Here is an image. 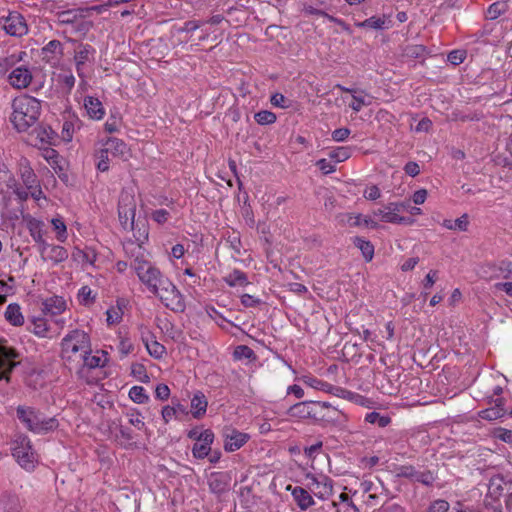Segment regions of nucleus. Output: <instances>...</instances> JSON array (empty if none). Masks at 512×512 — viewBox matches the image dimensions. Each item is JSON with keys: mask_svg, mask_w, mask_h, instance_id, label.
Here are the masks:
<instances>
[{"mask_svg": "<svg viewBox=\"0 0 512 512\" xmlns=\"http://www.w3.org/2000/svg\"><path fill=\"white\" fill-rule=\"evenodd\" d=\"M11 109L9 119L13 127L20 133L27 132L38 124L42 102L33 96L23 94L12 100Z\"/></svg>", "mask_w": 512, "mask_h": 512, "instance_id": "1", "label": "nucleus"}, {"mask_svg": "<svg viewBox=\"0 0 512 512\" xmlns=\"http://www.w3.org/2000/svg\"><path fill=\"white\" fill-rule=\"evenodd\" d=\"M16 413L18 419L33 433L45 434L58 427L56 418H45L38 410L32 407L18 406Z\"/></svg>", "mask_w": 512, "mask_h": 512, "instance_id": "2", "label": "nucleus"}, {"mask_svg": "<svg viewBox=\"0 0 512 512\" xmlns=\"http://www.w3.org/2000/svg\"><path fill=\"white\" fill-rule=\"evenodd\" d=\"M61 348L63 359L80 360L84 353L91 350L90 337L82 330H73L62 339Z\"/></svg>", "mask_w": 512, "mask_h": 512, "instance_id": "3", "label": "nucleus"}, {"mask_svg": "<svg viewBox=\"0 0 512 512\" xmlns=\"http://www.w3.org/2000/svg\"><path fill=\"white\" fill-rule=\"evenodd\" d=\"M131 267L136 272L141 283H143L151 293L157 292V289L162 284V280L167 279V277L151 262L147 261L143 255H137L132 261Z\"/></svg>", "mask_w": 512, "mask_h": 512, "instance_id": "4", "label": "nucleus"}, {"mask_svg": "<svg viewBox=\"0 0 512 512\" xmlns=\"http://www.w3.org/2000/svg\"><path fill=\"white\" fill-rule=\"evenodd\" d=\"M57 23L63 27L64 34L76 37L85 35L92 26L91 21L80 10H66L58 13Z\"/></svg>", "mask_w": 512, "mask_h": 512, "instance_id": "5", "label": "nucleus"}, {"mask_svg": "<svg viewBox=\"0 0 512 512\" xmlns=\"http://www.w3.org/2000/svg\"><path fill=\"white\" fill-rule=\"evenodd\" d=\"M153 294L157 296L171 311L176 313H182L185 311L186 304L184 297L169 278L162 280V284L157 289V292H154Z\"/></svg>", "mask_w": 512, "mask_h": 512, "instance_id": "6", "label": "nucleus"}, {"mask_svg": "<svg viewBox=\"0 0 512 512\" xmlns=\"http://www.w3.org/2000/svg\"><path fill=\"white\" fill-rule=\"evenodd\" d=\"M12 455L18 464L27 471L35 468V463L37 462L36 454L32 449L28 436L24 434L16 435L12 442Z\"/></svg>", "mask_w": 512, "mask_h": 512, "instance_id": "7", "label": "nucleus"}, {"mask_svg": "<svg viewBox=\"0 0 512 512\" xmlns=\"http://www.w3.org/2000/svg\"><path fill=\"white\" fill-rule=\"evenodd\" d=\"M311 420L324 425H337L346 420V415L329 402L314 401Z\"/></svg>", "mask_w": 512, "mask_h": 512, "instance_id": "8", "label": "nucleus"}, {"mask_svg": "<svg viewBox=\"0 0 512 512\" xmlns=\"http://www.w3.org/2000/svg\"><path fill=\"white\" fill-rule=\"evenodd\" d=\"M0 29L12 37H22L28 33V24L18 11H8L0 16Z\"/></svg>", "mask_w": 512, "mask_h": 512, "instance_id": "9", "label": "nucleus"}, {"mask_svg": "<svg viewBox=\"0 0 512 512\" xmlns=\"http://www.w3.org/2000/svg\"><path fill=\"white\" fill-rule=\"evenodd\" d=\"M308 490L321 500L328 499L333 494V480L325 475L307 474Z\"/></svg>", "mask_w": 512, "mask_h": 512, "instance_id": "10", "label": "nucleus"}, {"mask_svg": "<svg viewBox=\"0 0 512 512\" xmlns=\"http://www.w3.org/2000/svg\"><path fill=\"white\" fill-rule=\"evenodd\" d=\"M406 208L404 203L400 202H392L384 206L383 208H378L373 211V215L375 217H380L381 221L393 224H404L410 223L409 218L402 217L398 213Z\"/></svg>", "mask_w": 512, "mask_h": 512, "instance_id": "11", "label": "nucleus"}, {"mask_svg": "<svg viewBox=\"0 0 512 512\" xmlns=\"http://www.w3.org/2000/svg\"><path fill=\"white\" fill-rule=\"evenodd\" d=\"M33 79L31 69L26 65H20L11 70L7 76L8 83L15 89L27 88Z\"/></svg>", "mask_w": 512, "mask_h": 512, "instance_id": "12", "label": "nucleus"}, {"mask_svg": "<svg viewBox=\"0 0 512 512\" xmlns=\"http://www.w3.org/2000/svg\"><path fill=\"white\" fill-rule=\"evenodd\" d=\"M20 176L27 190L30 191V195L37 199V193L40 194L41 190L39 189L37 176L27 160L20 163Z\"/></svg>", "mask_w": 512, "mask_h": 512, "instance_id": "13", "label": "nucleus"}, {"mask_svg": "<svg viewBox=\"0 0 512 512\" xmlns=\"http://www.w3.org/2000/svg\"><path fill=\"white\" fill-rule=\"evenodd\" d=\"M39 252L44 260H49L55 265L66 261L69 256L67 249L63 246L49 243H43V246L39 248Z\"/></svg>", "mask_w": 512, "mask_h": 512, "instance_id": "14", "label": "nucleus"}, {"mask_svg": "<svg viewBox=\"0 0 512 512\" xmlns=\"http://www.w3.org/2000/svg\"><path fill=\"white\" fill-rule=\"evenodd\" d=\"M15 357L16 353L13 349L0 345V380L4 379L6 382H9V375L16 366V363L13 361Z\"/></svg>", "mask_w": 512, "mask_h": 512, "instance_id": "15", "label": "nucleus"}, {"mask_svg": "<svg viewBox=\"0 0 512 512\" xmlns=\"http://www.w3.org/2000/svg\"><path fill=\"white\" fill-rule=\"evenodd\" d=\"M224 448L227 452L240 449L249 439V435L236 429H227L224 434Z\"/></svg>", "mask_w": 512, "mask_h": 512, "instance_id": "16", "label": "nucleus"}, {"mask_svg": "<svg viewBox=\"0 0 512 512\" xmlns=\"http://www.w3.org/2000/svg\"><path fill=\"white\" fill-rule=\"evenodd\" d=\"M214 441V433L210 429L204 430V436L199 442H195L192 454L196 459H204L211 452V445Z\"/></svg>", "mask_w": 512, "mask_h": 512, "instance_id": "17", "label": "nucleus"}, {"mask_svg": "<svg viewBox=\"0 0 512 512\" xmlns=\"http://www.w3.org/2000/svg\"><path fill=\"white\" fill-rule=\"evenodd\" d=\"M41 310L45 315L57 316L66 310V301L61 296H51L42 301Z\"/></svg>", "mask_w": 512, "mask_h": 512, "instance_id": "18", "label": "nucleus"}, {"mask_svg": "<svg viewBox=\"0 0 512 512\" xmlns=\"http://www.w3.org/2000/svg\"><path fill=\"white\" fill-rule=\"evenodd\" d=\"M287 490L291 491L294 501L301 510L305 511L315 504L310 491L307 489L300 486L292 487L291 485H288Z\"/></svg>", "mask_w": 512, "mask_h": 512, "instance_id": "19", "label": "nucleus"}, {"mask_svg": "<svg viewBox=\"0 0 512 512\" xmlns=\"http://www.w3.org/2000/svg\"><path fill=\"white\" fill-rule=\"evenodd\" d=\"M490 404H493L492 407L484 409L479 412V416L482 419L493 421L503 417L506 413V409L504 408L505 399L503 397H497L495 399L490 400Z\"/></svg>", "mask_w": 512, "mask_h": 512, "instance_id": "20", "label": "nucleus"}, {"mask_svg": "<svg viewBox=\"0 0 512 512\" xmlns=\"http://www.w3.org/2000/svg\"><path fill=\"white\" fill-rule=\"evenodd\" d=\"M142 341L150 356L155 359H161L166 353V348L163 344L159 343L151 332L147 335L142 334Z\"/></svg>", "mask_w": 512, "mask_h": 512, "instance_id": "21", "label": "nucleus"}, {"mask_svg": "<svg viewBox=\"0 0 512 512\" xmlns=\"http://www.w3.org/2000/svg\"><path fill=\"white\" fill-rule=\"evenodd\" d=\"M313 403L314 401H302L296 403L287 410V415L291 418L311 420Z\"/></svg>", "mask_w": 512, "mask_h": 512, "instance_id": "22", "label": "nucleus"}, {"mask_svg": "<svg viewBox=\"0 0 512 512\" xmlns=\"http://www.w3.org/2000/svg\"><path fill=\"white\" fill-rule=\"evenodd\" d=\"M208 401L201 391H197L191 399V413L195 419H201L207 411Z\"/></svg>", "mask_w": 512, "mask_h": 512, "instance_id": "23", "label": "nucleus"}, {"mask_svg": "<svg viewBox=\"0 0 512 512\" xmlns=\"http://www.w3.org/2000/svg\"><path fill=\"white\" fill-rule=\"evenodd\" d=\"M84 107L90 118L100 120L103 118L105 111L102 103L98 98L86 96L84 98Z\"/></svg>", "mask_w": 512, "mask_h": 512, "instance_id": "24", "label": "nucleus"}, {"mask_svg": "<svg viewBox=\"0 0 512 512\" xmlns=\"http://www.w3.org/2000/svg\"><path fill=\"white\" fill-rule=\"evenodd\" d=\"M26 56L27 53L25 51H19L0 57V74H6L10 69L17 67L16 65Z\"/></svg>", "mask_w": 512, "mask_h": 512, "instance_id": "25", "label": "nucleus"}, {"mask_svg": "<svg viewBox=\"0 0 512 512\" xmlns=\"http://www.w3.org/2000/svg\"><path fill=\"white\" fill-rule=\"evenodd\" d=\"M22 509L17 495L4 493L0 499V512H20Z\"/></svg>", "mask_w": 512, "mask_h": 512, "instance_id": "26", "label": "nucleus"}, {"mask_svg": "<svg viewBox=\"0 0 512 512\" xmlns=\"http://www.w3.org/2000/svg\"><path fill=\"white\" fill-rule=\"evenodd\" d=\"M62 54L63 45L58 40H51L42 48V56L47 61L58 60Z\"/></svg>", "mask_w": 512, "mask_h": 512, "instance_id": "27", "label": "nucleus"}, {"mask_svg": "<svg viewBox=\"0 0 512 512\" xmlns=\"http://www.w3.org/2000/svg\"><path fill=\"white\" fill-rule=\"evenodd\" d=\"M5 319L13 326H22L24 324V316L21 307L17 303L9 304L4 313Z\"/></svg>", "mask_w": 512, "mask_h": 512, "instance_id": "28", "label": "nucleus"}, {"mask_svg": "<svg viewBox=\"0 0 512 512\" xmlns=\"http://www.w3.org/2000/svg\"><path fill=\"white\" fill-rule=\"evenodd\" d=\"M99 353L100 352L97 351V354L92 355L91 350H90L89 352L84 353V355L81 357L79 362H82L83 366H85L89 369L103 367L105 365L107 359L105 357L104 351H101L102 355H99Z\"/></svg>", "mask_w": 512, "mask_h": 512, "instance_id": "29", "label": "nucleus"}, {"mask_svg": "<svg viewBox=\"0 0 512 512\" xmlns=\"http://www.w3.org/2000/svg\"><path fill=\"white\" fill-rule=\"evenodd\" d=\"M105 146V149L108 150V153H111L114 156L124 157L128 153V147L126 143L123 140L115 137L108 138Z\"/></svg>", "mask_w": 512, "mask_h": 512, "instance_id": "30", "label": "nucleus"}, {"mask_svg": "<svg viewBox=\"0 0 512 512\" xmlns=\"http://www.w3.org/2000/svg\"><path fill=\"white\" fill-rule=\"evenodd\" d=\"M73 260L80 262L82 264L94 265L97 254L94 249L86 248L84 250L76 247L72 253Z\"/></svg>", "mask_w": 512, "mask_h": 512, "instance_id": "31", "label": "nucleus"}, {"mask_svg": "<svg viewBox=\"0 0 512 512\" xmlns=\"http://www.w3.org/2000/svg\"><path fill=\"white\" fill-rule=\"evenodd\" d=\"M225 475L222 473L214 472L208 478V486L211 492L220 494L227 488V481Z\"/></svg>", "mask_w": 512, "mask_h": 512, "instance_id": "32", "label": "nucleus"}, {"mask_svg": "<svg viewBox=\"0 0 512 512\" xmlns=\"http://www.w3.org/2000/svg\"><path fill=\"white\" fill-rule=\"evenodd\" d=\"M224 281L230 287L246 286L249 284L247 275L238 269L233 270L231 273L225 276Z\"/></svg>", "mask_w": 512, "mask_h": 512, "instance_id": "33", "label": "nucleus"}, {"mask_svg": "<svg viewBox=\"0 0 512 512\" xmlns=\"http://www.w3.org/2000/svg\"><path fill=\"white\" fill-rule=\"evenodd\" d=\"M353 244L355 247L359 248L362 252L363 257L366 261H371L374 256V246L368 240H365L362 237H354Z\"/></svg>", "mask_w": 512, "mask_h": 512, "instance_id": "34", "label": "nucleus"}, {"mask_svg": "<svg viewBox=\"0 0 512 512\" xmlns=\"http://www.w3.org/2000/svg\"><path fill=\"white\" fill-rule=\"evenodd\" d=\"M442 226L449 230L467 231L469 226V217L467 214H463L455 221L445 219L442 223Z\"/></svg>", "mask_w": 512, "mask_h": 512, "instance_id": "35", "label": "nucleus"}, {"mask_svg": "<svg viewBox=\"0 0 512 512\" xmlns=\"http://www.w3.org/2000/svg\"><path fill=\"white\" fill-rule=\"evenodd\" d=\"M42 226L43 223L36 219H31L28 222V229L30 235L32 236L34 241L39 244V248L43 246V243H47L43 238Z\"/></svg>", "mask_w": 512, "mask_h": 512, "instance_id": "36", "label": "nucleus"}, {"mask_svg": "<svg viewBox=\"0 0 512 512\" xmlns=\"http://www.w3.org/2000/svg\"><path fill=\"white\" fill-rule=\"evenodd\" d=\"M136 208H118V216L121 225L127 229H134V219H135Z\"/></svg>", "mask_w": 512, "mask_h": 512, "instance_id": "37", "label": "nucleus"}, {"mask_svg": "<svg viewBox=\"0 0 512 512\" xmlns=\"http://www.w3.org/2000/svg\"><path fill=\"white\" fill-rule=\"evenodd\" d=\"M92 52H93V48L88 44H86V45L81 44L78 46V48L75 52V56H74L78 72L80 71V67L88 61L89 56L91 55Z\"/></svg>", "mask_w": 512, "mask_h": 512, "instance_id": "38", "label": "nucleus"}, {"mask_svg": "<svg viewBox=\"0 0 512 512\" xmlns=\"http://www.w3.org/2000/svg\"><path fill=\"white\" fill-rule=\"evenodd\" d=\"M427 54V49L423 45L409 44L403 49V55L411 59H423Z\"/></svg>", "mask_w": 512, "mask_h": 512, "instance_id": "39", "label": "nucleus"}, {"mask_svg": "<svg viewBox=\"0 0 512 512\" xmlns=\"http://www.w3.org/2000/svg\"><path fill=\"white\" fill-rule=\"evenodd\" d=\"M509 9V5L506 1H497L491 4L487 10V17L491 20H495Z\"/></svg>", "mask_w": 512, "mask_h": 512, "instance_id": "40", "label": "nucleus"}, {"mask_svg": "<svg viewBox=\"0 0 512 512\" xmlns=\"http://www.w3.org/2000/svg\"><path fill=\"white\" fill-rule=\"evenodd\" d=\"M28 329L38 337H45L48 332V325L44 318H33Z\"/></svg>", "mask_w": 512, "mask_h": 512, "instance_id": "41", "label": "nucleus"}, {"mask_svg": "<svg viewBox=\"0 0 512 512\" xmlns=\"http://www.w3.org/2000/svg\"><path fill=\"white\" fill-rule=\"evenodd\" d=\"M96 167L101 172L109 170V153L105 148L99 149L95 152Z\"/></svg>", "mask_w": 512, "mask_h": 512, "instance_id": "42", "label": "nucleus"}, {"mask_svg": "<svg viewBox=\"0 0 512 512\" xmlns=\"http://www.w3.org/2000/svg\"><path fill=\"white\" fill-rule=\"evenodd\" d=\"M396 476L416 482L419 471L412 465H401L396 468Z\"/></svg>", "mask_w": 512, "mask_h": 512, "instance_id": "43", "label": "nucleus"}, {"mask_svg": "<svg viewBox=\"0 0 512 512\" xmlns=\"http://www.w3.org/2000/svg\"><path fill=\"white\" fill-rule=\"evenodd\" d=\"M390 23L389 20H387L386 16L383 17H376L372 16L366 20H364V25H366V28H371L375 30H382L389 28L388 24Z\"/></svg>", "mask_w": 512, "mask_h": 512, "instance_id": "44", "label": "nucleus"}, {"mask_svg": "<svg viewBox=\"0 0 512 512\" xmlns=\"http://www.w3.org/2000/svg\"><path fill=\"white\" fill-rule=\"evenodd\" d=\"M78 122H79L78 119H74V120L70 119V120H66L63 123L62 132H61L63 140L68 141V142L72 140L76 126H77V128H79Z\"/></svg>", "mask_w": 512, "mask_h": 512, "instance_id": "45", "label": "nucleus"}, {"mask_svg": "<svg viewBox=\"0 0 512 512\" xmlns=\"http://www.w3.org/2000/svg\"><path fill=\"white\" fill-rule=\"evenodd\" d=\"M129 397L133 402L138 404L146 403L149 400V396L142 386H133L129 391Z\"/></svg>", "mask_w": 512, "mask_h": 512, "instance_id": "46", "label": "nucleus"}, {"mask_svg": "<svg viewBox=\"0 0 512 512\" xmlns=\"http://www.w3.org/2000/svg\"><path fill=\"white\" fill-rule=\"evenodd\" d=\"M365 421L371 424H376L379 427H386L390 422L391 419L388 416H383L378 412H370L366 415Z\"/></svg>", "mask_w": 512, "mask_h": 512, "instance_id": "47", "label": "nucleus"}, {"mask_svg": "<svg viewBox=\"0 0 512 512\" xmlns=\"http://www.w3.org/2000/svg\"><path fill=\"white\" fill-rule=\"evenodd\" d=\"M437 479V474L429 469L419 471L417 481L424 486L431 487Z\"/></svg>", "mask_w": 512, "mask_h": 512, "instance_id": "48", "label": "nucleus"}, {"mask_svg": "<svg viewBox=\"0 0 512 512\" xmlns=\"http://www.w3.org/2000/svg\"><path fill=\"white\" fill-rule=\"evenodd\" d=\"M51 224L57 232V240L65 242L67 240V228L64 221L61 218H53Z\"/></svg>", "mask_w": 512, "mask_h": 512, "instance_id": "49", "label": "nucleus"}, {"mask_svg": "<svg viewBox=\"0 0 512 512\" xmlns=\"http://www.w3.org/2000/svg\"><path fill=\"white\" fill-rule=\"evenodd\" d=\"M254 118H255V121L260 125L273 124L277 119L276 115L273 112L268 111V110H261V111L257 112L255 114Z\"/></svg>", "mask_w": 512, "mask_h": 512, "instance_id": "50", "label": "nucleus"}, {"mask_svg": "<svg viewBox=\"0 0 512 512\" xmlns=\"http://www.w3.org/2000/svg\"><path fill=\"white\" fill-rule=\"evenodd\" d=\"M352 149L350 147H337L329 153L331 159L335 162H343L350 158Z\"/></svg>", "mask_w": 512, "mask_h": 512, "instance_id": "51", "label": "nucleus"}, {"mask_svg": "<svg viewBox=\"0 0 512 512\" xmlns=\"http://www.w3.org/2000/svg\"><path fill=\"white\" fill-rule=\"evenodd\" d=\"M118 208H136L134 195L126 190H123L119 196Z\"/></svg>", "mask_w": 512, "mask_h": 512, "instance_id": "52", "label": "nucleus"}, {"mask_svg": "<svg viewBox=\"0 0 512 512\" xmlns=\"http://www.w3.org/2000/svg\"><path fill=\"white\" fill-rule=\"evenodd\" d=\"M233 356L236 360L254 359L255 353L250 347L239 345L234 349Z\"/></svg>", "mask_w": 512, "mask_h": 512, "instance_id": "53", "label": "nucleus"}, {"mask_svg": "<svg viewBox=\"0 0 512 512\" xmlns=\"http://www.w3.org/2000/svg\"><path fill=\"white\" fill-rule=\"evenodd\" d=\"M33 132L36 133L37 138L42 144L49 143L52 139L53 131L50 127L40 125L35 127Z\"/></svg>", "mask_w": 512, "mask_h": 512, "instance_id": "54", "label": "nucleus"}, {"mask_svg": "<svg viewBox=\"0 0 512 512\" xmlns=\"http://www.w3.org/2000/svg\"><path fill=\"white\" fill-rule=\"evenodd\" d=\"M78 299L84 305L92 304L95 301V295L89 286H83L78 292Z\"/></svg>", "mask_w": 512, "mask_h": 512, "instance_id": "55", "label": "nucleus"}, {"mask_svg": "<svg viewBox=\"0 0 512 512\" xmlns=\"http://www.w3.org/2000/svg\"><path fill=\"white\" fill-rule=\"evenodd\" d=\"M270 102L273 106L279 107V108H289L291 107L292 101L285 97L281 93H275L271 96Z\"/></svg>", "mask_w": 512, "mask_h": 512, "instance_id": "56", "label": "nucleus"}, {"mask_svg": "<svg viewBox=\"0 0 512 512\" xmlns=\"http://www.w3.org/2000/svg\"><path fill=\"white\" fill-rule=\"evenodd\" d=\"M304 382L307 385H309L310 387L315 388L317 390L331 392L332 388H333V385L328 384L327 382H324V381L319 380L317 378L310 377V378L304 380Z\"/></svg>", "mask_w": 512, "mask_h": 512, "instance_id": "57", "label": "nucleus"}, {"mask_svg": "<svg viewBox=\"0 0 512 512\" xmlns=\"http://www.w3.org/2000/svg\"><path fill=\"white\" fill-rule=\"evenodd\" d=\"M131 373L141 382H148L149 376L147 375L146 368L144 365L139 363H134L131 366Z\"/></svg>", "mask_w": 512, "mask_h": 512, "instance_id": "58", "label": "nucleus"}, {"mask_svg": "<svg viewBox=\"0 0 512 512\" xmlns=\"http://www.w3.org/2000/svg\"><path fill=\"white\" fill-rule=\"evenodd\" d=\"M11 181L13 182V185L8 184V188L13 190V193L20 199V200H27L30 194V191L27 190V188L21 187L15 178H11Z\"/></svg>", "mask_w": 512, "mask_h": 512, "instance_id": "59", "label": "nucleus"}, {"mask_svg": "<svg viewBox=\"0 0 512 512\" xmlns=\"http://www.w3.org/2000/svg\"><path fill=\"white\" fill-rule=\"evenodd\" d=\"M466 56L465 50H453L448 54L447 59L451 64L457 66L464 62Z\"/></svg>", "mask_w": 512, "mask_h": 512, "instance_id": "60", "label": "nucleus"}, {"mask_svg": "<svg viewBox=\"0 0 512 512\" xmlns=\"http://www.w3.org/2000/svg\"><path fill=\"white\" fill-rule=\"evenodd\" d=\"M449 503L444 499H437L431 502L429 505L427 512H448Z\"/></svg>", "mask_w": 512, "mask_h": 512, "instance_id": "61", "label": "nucleus"}, {"mask_svg": "<svg viewBox=\"0 0 512 512\" xmlns=\"http://www.w3.org/2000/svg\"><path fill=\"white\" fill-rule=\"evenodd\" d=\"M493 436L496 439L501 440L505 443H512V430L498 427L494 429Z\"/></svg>", "mask_w": 512, "mask_h": 512, "instance_id": "62", "label": "nucleus"}, {"mask_svg": "<svg viewBox=\"0 0 512 512\" xmlns=\"http://www.w3.org/2000/svg\"><path fill=\"white\" fill-rule=\"evenodd\" d=\"M352 99L353 101L349 104V106L355 112H359L364 106H368L371 104V101H366L363 96H359L357 94H353Z\"/></svg>", "mask_w": 512, "mask_h": 512, "instance_id": "63", "label": "nucleus"}, {"mask_svg": "<svg viewBox=\"0 0 512 512\" xmlns=\"http://www.w3.org/2000/svg\"><path fill=\"white\" fill-rule=\"evenodd\" d=\"M108 325H114L121 321L122 312L120 309L110 308L106 312Z\"/></svg>", "mask_w": 512, "mask_h": 512, "instance_id": "64", "label": "nucleus"}]
</instances>
